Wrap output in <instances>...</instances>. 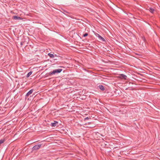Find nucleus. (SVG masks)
<instances>
[{"instance_id":"obj_1","label":"nucleus","mask_w":160,"mask_h":160,"mask_svg":"<svg viewBox=\"0 0 160 160\" xmlns=\"http://www.w3.org/2000/svg\"><path fill=\"white\" fill-rule=\"evenodd\" d=\"M62 71V69H55L53 70L52 72H50L49 73V75L55 74L56 73H60Z\"/></svg>"},{"instance_id":"obj_2","label":"nucleus","mask_w":160,"mask_h":160,"mask_svg":"<svg viewBox=\"0 0 160 160\" xmlns=\"http://www.w3.org/2000/svg\"><path fill=\"white\" fill-rule=\"evenodd\" d=\"M42 144H39L36 145L35 146H34L32 148V150L34 151L36 150H37L40 148Z\"/></svg>"},{"instance_id":"obj_3","label":"nucleus","mask_w":160,"mask_h":160,"mask_svg":"<svg viewBox=\"0 0 160 160\" xmlns=\"http://www.w3.org/2000/svg\"><path fill=\"white\" fill-rule=\"evenodd\" d=\"M12 18L14 20H22V18L18 17V16H14L12 17Z\"/></svg>"},{"instance_id":"obj_4","label":"nucleus","mask_w":160,"mask_h":160,"mask_svg":"<svg viewBox=\"0 0 160 160\" xmlns=\"http://www.w3.org/2000/svg\"><path fill=\"white\" fill-rule=\"evenodd\" d=\"M58 124V122L56 121H54L53 122L51 123V125L52 127H55Z\"/></svg>"},{"instance_id":"obj_5","label":"nucleus","mask_w":160,"mask_h":160,"mask_svg":"<svg viewBox=\"0 0 160 160\" xmlns=\"http://www.w3.org/2000/svg\"><path fill=\"white\" fill-rule=\"evenodd\" d=\"M119 77L121 79H126L127 78V77L126 75L122 74H120Z\"/></svg>"},{"instance_id":"obj_6","label":"nucleus","mask_w":160,"mask_h":160,"mask_svg":"<svg viewBox=\"0 0 160 160\" xmlns=\"http://www.w3.org/2000/svg\"><path fill=\"white\" fill-rule=\"evenodd\" d=\"M33 91V90L32 89L29 91L26 94V96L27 97L28 96L30 95L32 93Z\"/></svg>"},{"instance_id":"obj_7","label":"nucleus","mask_w":160,"mask_h":160,"mask_svg":"<svg viewBox=\"0 0 160 160\" xmlns=\"http://www.w3.org/2000/svg\"><path fill=\"white\" fill-rule=\"evenodd\" d=\"M98 37L100 40H101L102 41H105L104 39L98 34Z\"/></svg>"},{"instance_id":"obj_8","label":"nucleus","mask_w":160,"mask_h":160,"mask_svg":"<svg viewBox=\"0 0 160 160\" xmlns=\"http://www.w3.org/2000/svg\"><path fill=\"white\" fill-rule=\"evenodd\" d=\"M98 87L102 91H103L105 89L104 86L102 85H99L98 86Z\"/></svg>"},{"instance_id":"obj_9","label":"nucleus","mask_w":160,"mask_h":160,"mask_svg":"<svg viewBox=\"0 0 160 160\" xmlns=\"http://www.w3.org/2000/svg\"><path fill=\"white\" fill-rule=\"evenodd\" d=\"M48 55L50 57V58H53L54 57V55L52 54L48 53Z\"/></svg>"},{"instance_id":"obj_10","label":"nucleus","mask_w":160,"mask_h":160,"mask_svg":"<svg viewBox=\"0 0 160 160\" xmlns=\"http://www.w3.org/2000/svg\"><path fill=\"white\" fill-rule=\"evenodd\" d=\"M32 73V72L30 71L29 72L28 74L27 75L26 77L27 78L29 77Z\"/></svg>"},{"instance_id":"obj_11","label":"nucleus","mask_w":160,"mask_h":160,"mask_svg":"<svg viewBox=\"0 0 160 160\" xmlns=\"http://www.w3.org/2000/svg\"><path fill=\"white\" fill-rule=\"evenodd\" d=\"M155 10L154 9L152 8H149V11L150 12L152 13H153V12Z\"/></svg>"},{"instance_id":"obj_12","label":"nucleus","mask_w":160,"mask_h":160,"mask_svg":"<svg viewBox=\"0 0 160 160\" xmlns=\"http://www.w3.org/2000/svg\"><path fill=\"white\" fill-rule=\"evenodd\" d=\"M5 141V139H3L0 140V144L3 143Z\"/></svg>"},{"instance_id":"obj_13","label":"nucleus","mask_w":160,"mask_h":160,"mask_svg":"<svg viewBox=\"0 0 160 160\" xmlns=\"http://www.w3.org/2000/svg\"><path fill=\"white\" fill-rule=\"evenodd\" d=\"M88 34L87 33H86L83 35V37H86L88 36Z\"/></svg>"},{"instance_id":"obj_14","label":"nucleus","mask_w":160,"mask_h":160,"mask_svg":"<svg viewBox=\"0 0 160 160\" xmlns=\"http://www.w3.org/2000/svg\"><path fill=\"white\" fill-rule=\"evenodd\" d=\"M95 125H93L92 126V127H88L91 128H92L94 127H95Z\"/></svg>"},{"instance_id":"obj_15","label":"nucleus","mask_w":160,"mask_h":160,"mask_svg":"<svg viewBox=\"0 0 160 160\" xmlns=\"http://www.w3.org/2000/svg\"><path fill=\"white\" fill-rule=\"evenodd\" d=\"M89 119V118H88V117H86V118H85L84 119V120H88Z\"/></svg>"},{"instance_id":"obj_16","label":"nucleus","mask_w":160,"mask_h":160,"mask_svg":"<svg viewBox=\"0 0 160 160\" xmlns=\"http://www.w3.org/2000/svg\"><path fill=\"white\" fill-rule=\"evenodd\" d=\"M24 43V42H21V43H20V45H21V46H22V45Z\"/></svg>"},{"instance_id":"obj_17","label":"nucleus","mask_w":160,"mask_h":160,"mask_svg":"<svg viewBox=\"0 0 160 160\" xmlns=\"http://www.w3.org/2000/svg\"><path fill=\"white\" fill-rule=\"evenodd\" d=\"M143 38V40H145V38L143 37V38Z\"/></svg>"},{"instance_id":"obj_18","label":"nucleus","mask_w":160,"mask_h":160,"mask_svg":"<svg viewBox=\"0 0 160 160\" xmlns=\"http://www.w3.org/2000/svg\"><path fill=\"white\" fill-rule=\"evenodd\" d=\"M88 123L89 124H90V123H91V122H88Z\"/></svg>"}]
</instances>
